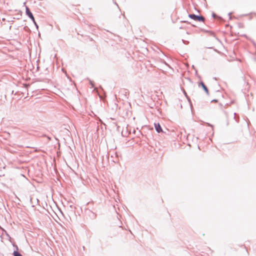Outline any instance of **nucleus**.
I'll return each mask as SVG.
<instances>
[{"label":"nucleus","instance_id":"obj_1","mask_svg":"<svg viewBox=\"0 0 256 256\" xmlns=\"http://www.w3.org/2000/svg\"><path fill=\"white\" fill-rule=\"evenodd\" d=\"M188 17L198 22H204V18L202 16H198L195 14H190Z\"/></svg>","mask_w":256,"mask_h":256},{"label":"nucleus","instance_id":"obj_2","mask_svg":"<svg viewBox=\"0 0 256 256\" xmlns=\"http://www.w3.org/2000/svg\"><path fill=\"white\" fill-rule=\"evenodd\" d=\"M26 14L28 17H30L32 20L36 24L34 17L28 7H26Z\"/></svg>","mask_w":256,"mask_h":256},{"label":"nucleus","instance_id":"obj_3","mask_svg":"<svg viewBox=\"0 0 256 256\" xmlns=\"http://www.w3.org/2000/svg\"><path fill=\"white\" fill-rule=\"evenodd\" d=\"M154 128L158 132H162V128L159 123H154Z\"/></svg>","mask_w":256,"mask_h":256},{"label":"nucleus","instance_id":"obj_4","mask_svg":"<svg viewBox=\"0 0 256 256\" xmlns=\"http://www.w3.org/2000/svg\"><path fill=\"white\" fill-rule=\"evenodd\" d=\"M199 86H202V88H203L204 90L205 91V92L206 93V94L208 95L209 94V92H208V88L206 87V86L202 82H201L200 83V85Z\"/></svg>","mask_w":256,"mask_h":256},{"label":"nucleus","instance_id":"obj_5","mask_svg":"<svg viewBox=\"0 0 256 256\" xmlns=\"http://www.w3.org/2000/svg\"><path fill=\"white\" fill-rule=\"evenodd\" d=\"M14 256H22L21 254L17 252H14Z\"/></svg>","mask_w":256,"mask_h":256},{"label":"nucleus","instance_id":"obj_6","mask_svg":"<svg viewBox=\"0 0 256 256\" xmlns=\"http://www.w3.org/2000/svg\"><path fill=\"white\" fill-rule=\"evenodd\" d=\"M182 40L183 42H184V44H188V41H185V40Z\"/></svg>","mask_w":256,"mask_h":256},{"label":"nucleus","instance_id":"obj_7","mask_svg":"<svg viewBox=\"0 0 256 256\" xmlns=\"http://www.w3.org/2000/svg\"><path fill=\"white\" fill-rule=\"evenodd\" d=\"M216 16H216V15L215 14H214V13L212 14V17L214 18H216Z\"/></svg>","mask_w":256,"mask_h":256},{"label":"nucleus","instance_id":"obj_8","mask_svg":"<svg viewBox=\"0 0 256 256\" xmlns=\"http://www.w3.org/2000/svg\"><path fill=\"white\" fill-rule=\"evenodd\" d=\"M116 126L117 127L118 130L119 131L120 126H118L117 124H115Z\"/></svg>","mask_w":256,"mask_h":256},{"label":"nucleus","instance_id":"obj_9","mask_svg":"<svg viewBox=\"0 0 256 256\" xmlns=\"http://www.w3.org/2000/svg\"><path fill=\"white\" fill-rule=\"evenodd\" d=\"M114 105L116 106V108L118 107V104L116 102H114Z\"/></svg>","mask_w":256,"mask_h":256},{"label":"nucleus","instance_id":"obj_10","mask_svg":"<svg viewBox=\"0 0 256 256\" xmlns=\"http://www.w3.org/2000/svg\"><path fill=\"white\" fill-rule=\"evenodd\" d=\"M231 14H232V12H230V13L228 14V15H229V16H230V19L231 18V16H230V15H231Z\"/></svg>","mask_w":256,"mask_h":256},{"label":"nucleus","instance_id":"obj_11","mask_svg":"<svg viewBox=\"0 0 256 256\" xmlns=\"http://www.w3.org/2000/svg\"><path fill=\"white\" fill-rule=\"evenodd\" d=\"M116 154V157H117V156H118V153H117L116 152V154Z\"/></svg>","mask_w":256,"mask_h":256},{"label":"nucleus","instance_id":"obj_12","mask_svg":"<svg viewBox=\"0 0 256 256\" xmlns=\"http://www.w3.org/2000/svg\"><path fill=\"white\" fill-rule=\"evenodd\" d=\"M114 4L116 5L117 6H118V5L116 2H114Z\"/></svg>","mask_w":256,"mask_h":256},{"label":"nucleus","instance_id":"obj_13","mask_svg":"<svg viewBox=\"0 0 256 256\" xmlns=\"http://www.w3.org/2000/svg\"><path fill=\"white\" fill-rule=\"evenodd\" d=\"M113 162H116V161H115L114 160H113Z\"/></svg>","mask_w":256,"mask_h":256},{"label":"nucleus","instance_id":"obj_14","mask_svg":"<svg viewBox=\"0 0 256 256\" xmlns=\"http://www.w3.org/2000/svg\"><path fill=\"white\" fill-rule=\"evenodd\" d=\"M114 96H115L116 98V94L114 95Z\"/></svg>","mask_w":256,"mask_h":256}]
</instances>
